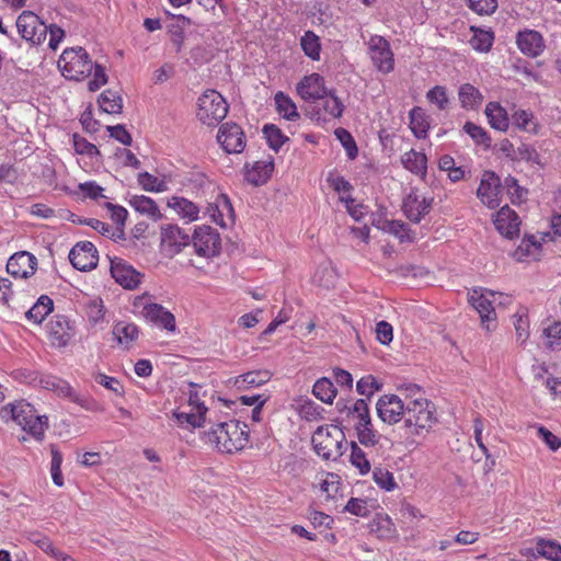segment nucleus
I'll return each mask as SVG.
<instances>
[{
	"instance_id": "nucleus-1",
	"label": "nucleus",
	"mask_w": 561,
	"mask_h": 561,
	"mask_svg": "<svg viewBox=\"0 0 561 561\" xmlns=\"http://www.w3.org/2000/svg\"><path fill=\"white\" fill-rule=\"evenodd\" d=\"M378 417L389 425L403 421L407 437L421 435L436 422L434 404L425 398H416L407 404L396 394H383L377 403Z\"/></svg>"
},
{
	"instance_id": "nucleus-2",
	"label": "nucleus",
	"mask_w": 561,
	"mask_h": 561,
	"mask_svg": "<svg viewBox=\"0 0 561 561\" xmlns=\"http://www.w3.org/2000/svg\"><path fill=\"white\" fill-rule=\"evenodd\" d=\"M245 427V424L240 426V422L233 420L218 422L205 433V439L220 453L232 454L243 449L248 444L249 434Z\"/></svg>"
},
{
	"instance_id": "nucleus-3",
	"label": "nucleus",
	"mask_w": 561,
	"mask_h": 561,
	"mask_svg": "<svg viewBox=\"0 0 561 561\" xmlns=\"http://www.w3.org/2000/svg\"><path fill=\"white\" fill-rule=\"evenodd\" d=\"M314 451L323 459H336L344 451V434L336 425L319 426L312 435Z\"/></svg>"
},
{
	"instance_id": "nucleus-4",
	"label": "nucleus",
	"mask_w": 561,
	"mask_h": 561,
	"mask_svg": "<svg viewBox=\"0 0 561 561\" xmlns=\"http://www.w3.org/2000/svg\"><path fill=\"white\" fill-rule=\"evenodd\" d=\"M58 68L66 79L80 81L91 75L93 62L84 48L71 47L62 51Z\"/></svg>"
},
{
	"instance_id": "nucleus-5",
	"label": "nucleus",
	"mask_w": 561,
	"mask_h": 561,
	"mask_svg": "<svg viewBox=\"0 0 561 561\" xmlns=\"http://www.w3.org/2000/svg\"><path fill=\"white\" fill-rule=\"evenodd\" d=\"M10 408L12 419L31 434L35 439L42 440L47 428V417L38 415L34 407L25 401H19L5 407Z\"/></svg>"
},
{
	"instance_id": "nucleus-6",
	"label": "nucleus",
	"mask_w": 561,
	"mask_h": 561,
	"mask_svg": "<svg viewBox=\"0 0 561 561\" xmlns=\"http://www.w3.org/2000/svg\"><path fill=\"white\" fill-rule=\"evenodd\" d=\"M228 113V104L224 96L215 91L207 90L198 99V119L208 126L222 121Z\"/></svg>"
},
{
	"instance_id": "nucleus-7",
	"label": "nucleus",
	"mask_w": 561,
	"mask_h": 561,
	"mask_svg": "<svg viewBox=\"0 0 561 561\" xmlns=\"http://www.w3.org/2000/svg\"><path fill=\"white\" fill-rule=\"evenodd\" d=\"M195 253L205 259L219 255L221 239L218 231L209 226L197 227L191 237Z\"/></svg>"
},
{
	"instance_id": "nucleus-8",
	"label": "nucleus",
	"mask_w": 561,
	"mask_h": 561,
	"mask_svg": "<svg viewBox=\"0 0 561 561\" xmlns=\"http://www.w3.org/2000/svg\"><path fill=\"white\" fill-rule=\"evenodd\" d=\"M19 34L27 42L39 45L47 36V25L31 11H23L16 20Z\"/></svg>"
},
{
	"instance_id": "nucleus-9",
	"label": "nucleus",
	"mask_w": 561,
	"mask_h": 561,
	"mask_svg": "<svg viewBox=\"0 0 561 561\" xmlns=\"http://www.w3.org/2000/svg\"><path fill=\"white\" fill-rule=\"evenodd\" d=\"M160 239L161 252L167 257H173L191 243V236L176 225L162 226Z\"/></svg>"
},
{
	"instance_id": "nucleus-10",
	"label": "nucleus",
	"mask_w": 561,
	"mask_h": 561,
	"mask_svg": "<svg viewBox=\"0 0 561 561\" xmlns=\"http://www.w3.org/2000/svg\"><path fill=\"white\" fill-rule=\"evenodd\" d=\"M217 140L227 153H240L245 147V136L236 123H225L220 126Z\"/></svg>"
},
{
	"instance_id": "nucleus-11",
	"label": "nucleus",
	"mask_w": 561,
	"mask_h": 561,
	"mask_svg": "<svg viewBox=\"0 0 561 561\" xmlns=\"http://www.w3.org/2000/svg\"><path fill=\"white\" fill-rule=\"evenodd\" d=\"M369 53L374 65L379 71L388 73L393 70V54L389 42L383 37L376 35L370 38Z\"/></svg>"
},
{
	"instance_id": "nucleus-12",
	"label": "nucleus",
	"mask_w": 561,
	"mask_h": 561,
	"mask_svg": "<svg viewBox=\"0 0 561 561\" xmlns=\"http://www.w3.org/2000/svg\"><path fill=\"white\" fill-rule=\"evenodd\" d=\"M501 181L492 171H485L482 175L477 196L491 209L500 206Z\"/></svg>"
},
{
	"instance_id": "nucleus-13",
	"label": "nucleus",
	"mask_w": 561,
	"mask_h": 561,
	"mask_svg": "<svg viewBox=\"0 0 561 561\" xmlns=\"http://www.w3.org/2000/svg\"><path fill=\"white\" fill-rule=\"evenodd\" d=\"M69 261L79 271H90L98 264V251L92 242H78L69 252Z\"/></svg>"
},
{
	"instance_id": "nucleus-14",
	"label": "nucleus",
	"mask_w": 561,
	"mask_h": 561,
	"mask_svg": "<svg viewBox=\"0 0 561 561\" xmlns=\"http://www.w3.org/2000/svg\"><path fill=\"white\" fill-rule=\"evenodd\" d=\"M37 259L26 251L14 253L7 263V272L13 277L27 278L35 273Z\"/></svg>"
},
{
	"instance_id": "nucleus-15",
	"label": "nucleus",
	"mask_w": 561,
	"mask_h": 561,
	"mask_svg": "<svg viewBox=\"0 0 561 561\" xmlns=\"http://www.w3.org/2000/svg\"><path fill=\"white\" fill-rule=\"evenodd\" d=\"M113 278L126 289H135L141 283L142 275L121 259L111 261Z\"/></svg>"
},
{
	"instance_id": "nucleus-16",
	"label": "nucleus",
	"mask_w": 561,
	"mask_h": 561,
	"mask_svg": "<svg viewBox=\"0 0 561 561\" xmlns=\"http://www.w3.org/2000/svg\"><path fill=\"white\" fill-rule=\"evenodd\" d=\"M297 92L305 101L322 100L329 94V90L324 87V79L319 73L304 77L297 84Z\"/></svg>"
},
{
	"instance_id": "nucleus-17",
	"label": "nucleus",
	"mask_w": 561,
	"mask_h": 561,
	"mask_svg": "<svg viewBox=\"0 0 561 561\" xmlns=\"http://www.w3.org/2000/svg\"><path fill=\"white\" fill-rule=\"evenodd\" d=\"M488 295L494 296L483 289H473L469 294V302L479 312L482 325L490 330V322L495 319V310Z\"/></svg>"
},
{
	"instance_id": "nucleus-18",
	"label": "nucleus",
	"mask_w": 561,
	"mask_h": 561,
	"mask_svg": "<svg viewBox=\"0 0 561 561\" xmlns=\"http://www.w3.org/2000/svg\"><path fill=\"white\" fill-rule=\"evenodd\" d=\"M519 225L520 221L517 214L508 206L502 207L494 219L496 230L508 239L518 236Z\"/></svg>"
},
{
	"instance_id": "nucleus-19",
	"label": "nucleus",
	"mask_w": 561,
	"mask_h": 561,
	"mask_svg": "<svg viewBox=\"0 0 561 561\" xmlns=\"http://www.w3.org/2000/svg\"><path fill=\"white\" fill-rule=\"evenodd\" d=\"M142 316L156 325L174 332L176 329L175 317L159 304H148L144 306Z\"/></svg>"
},
{
	"instance_id": "nucleus-20",
	"label": "nucleus",
	"mask_w": 561,
	"mask_h": 561,
	"mask_svg": "<svg viewBox=\"0 0 561 561\" xmlns=\"http://www.w3.org/2000/svg\"><path fill=\"white\" fill-rule=\"evenodd\" d=\"M433 198H420L415 192H410L403 201V211L407 218L413 222H420L422 218L428 214Z\"/></svg>"
},
{
	"instance_id": "nucleus-21",
	"label": "nucleus",
	"mask_w": 561,
	"mask_h": 561,
	"mask_svg": "<svg viewBox=\"0 0 561 561\" xmlns=\"http://www.w3.org/2000/svg\"><path fill=\"white\" fill-rule=\"evenodd\" d=\"M516 43L518 48L529 57H537L545 49V43L541 34L534 30L519 32Z\"/></svg>"
},
{
	"instance_id": "nucleus-22",
	"label": "nucleus",
	"mask_w": 561,
	"mask_h": 561,
	"mask_svg": "<svg viewBox=\"0 0 561 561\" xmlns=\"http://www.w3.org/2000/svg\"><path fill=\"white\" fill-rule=\"evenodd\" d=\"M37 381L42 388L54 391L59 397L68 398L73 402L79 401V398L73 388L61 378L48 375L38 377Z\"/></svg>"
},
{
	"instance_id": "nucleus-23",
	"label": "nucleus",
	"mask_w": 561,
	"mask_h": 561,
	"mask_svg": "<svg viewBox=\"0 0 561 561\" xmlns=\"http://www.w3.org/2000/svg\"><path fill=\"white\" fill-rule=\"evenodd\" d=\"M272 377L268 370L261 369L248 371L234 378L233 386L239 390H245L266 383Z\"/></svg>"
},
{
	"instance_id": "nucleus-24",
	"label": "nucleus",
	"mask_w": 561,
	"mask_h": 561,
	"mask_svg": "<svg viewBox=\"0 0 561 561\" xmlns=\"http://www.w3.org/2000/svg\"><path fill=\"white\" fill-rule=\"evenodd\" d=\"M273 169V161H257L250 170H247L245 180L255 186L262 185L270 179Z\"/></svg>"
},
{
	"instance_id": "nucleus-25",
	"label": "nucleus",
	"mask_w": 561,
	"mask_h": 561,
	"mask_svg": "<svg viewBox=\"0 0 561 561\" xmlns=\"http://www.w3.org/2000/svg\"><path fill=\"white\" fill-rule=\"evenodd\" d=\"M168 206L174 209L181 218L188 221H194L198 218L199 208L184 197L173 196L169 199Z\"/></svg>"
},
{
	"instance_id": "nucleus-26",
	"label": "nucleus",
	"mask_w": 561,
	"mask_h": 561,
	"mask_svg": "<svg viewBox=\"0 0 561 561\" xmlns=\"http://www.w3.org/2000/svg\"><path fill=\"white\" fill-rule=\"evenodd\" d=\"M129 204L136 211L148 216L154 221L162 217L158 205L150 197L135 195L129 199Z\"/></svg>"
},
{
	"instance_id": "nucleus-27",
	"label": "nucleus",
	"mask_w": 561,
	"mask_h": 561,
	"mask_svg": "<svg viewBox=\"0 0 561 561\" xmlns=\"http://www.w3.org/2000/svg\"><path fill=\"white\" fill-rule=\"evenodd\" d=\"M485 115L492 128L505 131L508 128V117L504 107L496 102L485 106Z\"/></svg>"
},
{
	"instance_id": "nucleus-28",
	"label": "nucleus",
	"mask_w": 561,
	"mask_h": 561,
	"mask_svg": "<svg viewBox=\"0 0 561 561\" xmlns=\"http://www.w3.org/2000/svg\"><path fill=\"white\" fill-rule=\"evenodd\" d=\"M53 299L46 295H42L25 316L30 321L35 324H39L53 311Z\"/></svg>"
},
{
	"instance_id": "nucleus-29",
	"label": "nucleus",
	"mask_w": 561,
	"mask_h": 561,
	"mask_svg": "<svg viewBox=\"0 0 561 561\" xmlns=\"http://www.w3.org/2000/svg\"><path fill=\"white\" fill-rule=\"evenodd\" d=\"M402 163L412 173L422 178L426 175L427 158L424 153L412 149L403 154Z\"/></svg>"
},
{
	"instance_id": "nucleus-30",
	"label": "nucleus",
	"mask_w": 561,
	"mask_h": 561,
	"mask_svg": "<svg viewBox=\"0 0 561 561\" xmlns=\"http://www.w3.org/2000/svg\"><path fill=\"white\" fill-rule=\"evenodd\" d=\"M113 335L121 345L128 348L138 339L139 330L134 323L121 321L114 325Z\"/></svg>"
},
{
	"instance_id": "nucleus-31",
	"label": "nucleus",
	"mask_w": 561,
	"mask_h": 561,
	"mask_svg": "<svg viewBox=\"0 0 561 561\" xmlns=\"http://www.w3.org/2000/svg\"><path fill=\"white\" fill-rule=\"evenodd\" d=\"M357 438L365 447H374L379 444L381 436L374 430L371 419L355 424Z\"/></svg>"
},
{
	"instance_id": "nucleus-32",
	"label": "nucleus",
	"mask_w": 561,
	"mask_h": 561,
	"mask_svg": "<svg viewBox=\"0 0 561 561\" xmlns=\"http://www.w3.org/2000/svg\"><path fill=\"white\" fill-rule=\"evenodd\" d=\"M70 327L64 317H57L49 324V335L58 346H66L71 337Z\"/></svg>"
},
{
	"instance_id": "nucleus-33",
	"label": "nucleus",
	"mask_w": 561,
	"mask_h": 561,
	"mask_svg": "<svg viewBox=\"0 0 561 561\" xmlns=\"http://www.w3.org/2000/svg\"><path fill=\"white\" fill-rule=\"evenodd\" d=\"M98 103L102 111L108 114H119L123 110V100L118 92L105 90L98 99Z\"/></svg>"
},
{
	"instance_id": "nucleus-34",
	"label": "nucleus",
	"mask_w": 561,
	"mask_h": 561,
	"mask_svg": "<svg viewBox=\"0 0 561 561\" xmlns=\"http://www.w3.org/2000/svg\"><path fill=\"white\" fill-rule=\"evenodd\" d=\"M410 128L417 138H425L430 123L425 112L421 107H414L410 112Z\"/></svg>"
},
{
	"instance_id": "nucleus-35",
	"label": "nucleus",
	"mask_w": 561,
	"mask_h": 561,
	"mask_svg": "<svg viewBox=\"0 0 561 561\" xmlns=\"http://www.w3.org/2000/svg\"><path fill=\"white\" fill-rule=\"evenodd\" d=\"M275 103L277 112L288 121H296L300 117L299 113L297 112V106L293 102V100L286 95L283 92H277L275 94Z\"/></svg>"
},
{
	"instance_id": "nucleus-36",
	"label": "nucleus",
	"mask_w": 561,
	"mask_h": 561,
	"mask_svg": "<svg viewBox=\"0 0 561 561\" xmlns=\"http://www.w3.org/2000/svg\"><path fill=\"white\" fill-rule=\"evenodd\" d=\"M459 101L465 108H476L482 102V95L477 88L470 83H465L459 88Z\"/></svg>"
},
{
	"instance_id": "nucleus-37",
	"label": "nucleus",
	"mask_w": 561,
	"mask_h": 561,
	"mask_svg": "<svg viewBox=\"0 0 561 561\" xmlns=\"http://www.w3.org/2000/svg\"><path fill=\"white\" fill-rule=\"evenodd\" d=\"M312 392L319 400L325 403H332L336 397V389L333 382L325 377L314 382Z\"/></svg>"
},
{
	"instance_id": "nucleus-38",
	"label": "nucleus",
	"mask_w": 561,
	"mask_h": 561,
	"mask_svg": "<svg viewBox=\"0 0 561 561\" xmlns=\"http://www.w3.org/2000/svg\"><path fill=\"white\" fill-rule=\"evenodd\" d=\"M300 45L304 53L312 60H319L320 58V41L319 37L312 32L307 31L300 39Z\"/></svg>"
},
{
	"instance_id": "nucleus-39",
	"label": "nucleus",
	"mask_w": 561,
	"mask_h": 561,
	"mask_svg": "<svg viewBox=\"0 0 561 561\" xmlns=\"http://www.w3.org/2000/svg\"><path fill=\"white\" fill-rule=\"evenodd\" d=\"M473 36L470 39V45L473 49L482 53H486L491 49L493 44V34L489 31L479 30L471 27Z\"/></svg>"
},
{
	"instance_id": "nucleus-40",
	"label": "nucleus",
	"mask_w": 561,
	"mask_h": 561,
	"mask_svg": "<svg viewBox=\"0 0 561 561\" xmlns=\"http://www.w3.org/2000/svg\"><path fill=\"white\" fill-rule=\"evenodd\" d=\"M537 552L551 561H561V545L553 540L540 539L537 542Z\"/></svg>"
},
{
	"instance_id": "nucleus-41",
	"label": "nucleus",
	"mask_w": 561,
	"mask_h": 561,
	"mask_svg": "<svg viewBox=\"0 0 561 561\" xmlns=\"http://www.w3.org/2000/svg\"><path fill=\"white\" fill-rule=\"evenodd\" d=\"M263 134L266 138L268 146L275 151H278V149L284 145V142L288 140V138L282 133V130L273 124L265 125L263 127Z\"/></svg>"
},
{
	"instance_id": "nucleus-42",
	"label": "nucleus",
	"mask_w": 561,
	"mask_h": 561,
	"mask_svg": "<svg viewBox=\"0 0 561 561\" xmlns=\"http://www.w3.org/2000/svg\"><path fill=\"white\" fill-rule=\"evenodd\" d=\"M463 130L471 137V139L480 146L485 148L491 147V138L486 130L474 123L467 122L463 126Z\"/></svg>"
},
{
	"instance_id": "nucleus-43",
	"label": "nucleus",
	"mask_w": 561,
	"mask_h": 561,
	"mask_svg": "<svg viewBox=\"0 0 561 561\" xmlns=\"http://www.w3.org/2000/svg\"><path fill=\"white\" fill-rule=\"evenodd\" d=\"M382 383L373 375L362 377L356 383V390L360 396L368 399L377 391L381 390Z\"/></svg>"
},
{
	"instance_id": "nucleus-44",
	"label": "nucleus",
	"mask_w": 561,
	"mask_h": 561,
	"mask_svg": "<svg viewBox=\"0 0 561 561\" xmlns=\"http://www.w3.org/2000/svg\"><path fill=\"white\" fill-rule=\"evenodd\" d=\"M373 478L376 484L386 491H392L397 488L393 474L386 468L376 467L373 471Z\"/></svg>"
},
{
	"instance_id": "nucleus-45",
	"label": "nucleus",
	"mask_w": 561,
	"mask_h": 561,
	"mask_svg": "<svg viewBox=\"0 0 561 561\" xmlns=\"http://www.w3.org/2000/svg\"><path fill=\"white\" fill-rule=\"evenodd\" d=\"M138 183L145 191L148 192H164L167 190V185L164 181L159 180L157 176L142 172L138 175Z\"/></svg>"
},
{
	"instance_id": "nucleus-46",
	"label": "nucleus",
	"mask_w": 561,
	"mask_h": 561,
	"mask_svg": "<svg viewBox=\"0 0 561 561\" xmlns=\"http://www.w3.org/2000/svg\"><path fill=\"white\" fill-rule=\"evenodd\" d=\"M547 346L551 350H561V322L553 321L543 329Z\"/></svg>"
},
{
	"instance_id": "nucleus-47",
	"label": "nucleus",
	"mask_w": 561,
	"mask_h": 561,
	"mask_svg": "<svg viewBox=\"0 0 561 561\" xmlns=\"http://www.w3.org/2000/svg\"><path fill=\"white\" fill-rule=\"evenodd\" d=\"M513 318L517 340L524 343L529 336V321L527 317V310L522 309L520 311L516 312Z\"/></svg>"
},
{
	"instance_id": "nucleus-48",
	"label": "nucleus",
	"mask_w": 561,
	"mask_h": 561,
	"mask_svg": "<svg viewBox=\"0 0 561 561\" xmlns=\"http://www.w3.org/2000/svg\"><path fill=\"white\" fill-rule=\"evenodd\" d=\"M350 459L352 465L359 470L360 474H366L369 472L370 463L367 460L365 453L357 446L356 443H352Z\"/></svg>"
},
{
	"instance_id": "nucleus-49",
	"label": "nucleus",
	"mask_w": 561,
	"mask_h": 561,
	"mask_svg": "<svg viewBox=\"0 0 561 561\" xmlns=\"http://www.w3.org/2000/svg\"><path fill=\"white\" fill-rule=\"evenodd\" d=\"M85 313L90 322L98 323L104 319V305L101 298L91 299L85 305Z\"/></svg>"
},
{
	"instance_id": "nucleus-50",
	"label": "nucleus",
	"mask_w": 561,
	"mask_h": 561,
	"mask_svg": "<svg viewBox=\"0 0 561 561\" xmlns=\"http://www.w3.org/2000/svg\"><path fill=\"white\" fill-rule=\"evenodd\" d=\"M336 138L341 141L343 147L346 150V153L350 159H355L358 152L356 142L353 136L344 128H337L334 131Z\"/></svg>"
},
{
	"instance_id": "nucleus-51",
	"label": "nucleus",
	"mask_w": 561,
	"mask_h": 561,
	"mask_svg": "<svg viewBox=\"0 0 561 561\" xmlns=\"http://www.w3.org/2000/svg\"><path fill=\"white\" fill-rule=\"evenodd\" d=\"M174 416L180 424L186 423L193 427H201L206 422V415L193 409L191 412H174Z\"/></svg>"
},
{
	"instance_id": "nucleus-52",
	"label": "nucleus",
	"mask_w": 561,
	"mask_h": 561,
	"mask_svg": "<svg viewBox=\"0 0 561 561\" xmlns=\"http://www.w3.org/2000/svg\"><path fill=\"white\" fill-rule=\"evenodd\" d=\"M323 100V110L327 114L332 117H340L344 111V105L341 100L332 92L329 91V94Z\"/></svg>"
},
{
	"instance_id": "nucleus-53",
	"label": "nucleus",
	"mask_w": 561,
	"mask_h": 561,
	"mask_svg": "<svg viewBox=\"0 0 561 561\" xmlns=\"http://www.w3.org/2000/svg\"><path fill=\"white\" fill-rule=\"evenodd\" d=\"M334 272L328 266L319 267L313 275V283L324 288L332 287L334 285Z\"/></svg>"
},
{
	"instance_id": "nucleus-54",
	"label": "nucleus",
	"mask_w": 561,
	"mask_h": 561,
	"mask_svg": "<svg viewBox=\"0 0 561 561\" xmlns=\"http://www.w3.org/2000/svg\"><path fill=\"white\" fill-rule=\"evenodd\" d=\"M320 488L328 497H334L340 489V477L335 473H325V478L321 481Z\"/></svg>"
},
{
	"instance_id": "nucleus-55",
	"label": "nucleus",
	"mask_w": 561,
	"mask_h": 561,
	"mask_svg": "<svg viewBox=\"0 0 561 561\" xmlns=\"http://www.w3.org/2000/svg\"><path fill=\"white\" fill-rule=\"evenodd\" d=\"M468 7L478 14H491L497 7L496 0H467Z\"/></svg>"
},
{
	"instance_id": "nucleus-56",
	"label": "nucleus",
	"mask_w": 561,
	"mask_h": 561,
	"mask_svg": "<svg viewBox=\"0 0 561 561\" xmlns=\"http://www.w3.org/2000/svg\"><path fill=\"white\" fill-rule=\"evenodd\" d=\"M537 436L542 439L546 445L552 450L556 451L561 447V438L550 432L542 425L536 427Z\"/></svg>"
},
{
	"instance_id": "nucleus-57",
	"label": "nucleus",
	"mask_w": 561,
	"mask_h": 561,
	"mask_svg": "<svg viewBox=\"0 0 561 561\" xmlns=\"http://www.w3.org/2000/svg\"><path fill=\"white\" fill-rule=\"evenodd\" d=\"M426 98L431 103L436 104L439 110H444L448 103L446 89L440 85H436L431 89L427 92Z\"/></svg>"
},
{
	"instance_id": "nucleus-58",
	"label": "nucleus",
	"mask_w": 561,
	"mask_h": 561,
	"mask_svg": "<svg viewBox=\"0 0 561 561\" xmlns=\"http://www.w3.org/2000/svg\"><path fill=\"white\" fill-rule=\"evenodd\" d=\"M73 146L75 150L79 154L87 156H96L100 154L99 149L93 144L89 142L87 139L79 137L78 135L73 136Z\"/></svg>"
},
{
	"instance_id": "nucleus-59",
	"label": "nucleus",
	"mask_w": 561,
	"mask_h": 561,
	"mask_svg": "<svg viewBox=\"0 0 561 561\" xmlns=\"http://www.w3.org/2000/svg\"><path fill=\"white\" fill-rule=\"evenodd\" d=\"M95 381L118 396H123L124 393L123 386L119 380L114 377L106 376L105 374H98L95 376Z\"/></svg>"
},
{
	"instance_id": "nucleus-60",
	"label": "nucleus",
	"mask_w": 561,
	"mask_h": 561,
	"mask_svg": "<svg viewBox=\"0 0 561 561\" xmlns=\"http://www.w3.org/2000/svg\"><path fill=\"white\" fill-rule=\"evenodd\" d=\"M344 510L360 517H366L369 513L367 501L356 497H352L345 505Z\"/></svg>"
},
{
	"instance_id": "nucleus-61",
	"label": "nucleus",
	"mask_w": 561,
	"mask_h": 561,
	"mask_svg": "<svg viewBox=\"0 0 561 561\" xmlns=\"http://www.w3.org/2000/svg\"><path fill=\"white\" fill-rule=\"evenodd\" d=\"M514 160H525L531 161L534 163H539V154L534 147L526 144H522L516 149Z\"/></svg>"
},
{
	"instance_id": "nucleus-62",
	"label": "nucleus",
	"mask_w": 561,
	"mask_h": 561,
	"mask_svg": "<svg viewBox=\"0 0 561 561\" xmlns=\"http://www.w3.org/2000/svg\"><path fill=\"white\" fill-rule=\"evenodd\" d=\"M106 129L110 133V136L115 138L121 144L125 146L131 145V135L126 130L124 125L118 124L116 126H107Z\"/></svg>"
},
{
	"instance_id": "nucleus-63",
	"label": "nucleus",
	"mask_w": 561,
	"mask_h": 561,
	"mask_svg": "<svg viewBox=\"0 0 561 561\" xmlns=\"http://www.w3.org/2000/svg\"><path fill=\"white\" fill-rule=\"evenodd\" d=\"M392 331V325L390 323L387 321H379L376 325L377 340L381 344L388 345L393 337Z\"/></svg>"
},
{
	"instance_id": "nucleus-64",
	"label": "nucleus",
	"mask_w": 561,
	"mask_h": 561,
	"mask_svg": "<svg viewBox=\"0 0 561 561\" xmlns=\"http://www.w3.org/2000/svg\"><path fill=\"white\" fill-rule=\"evenodd\" d=\"M93 68H94L93 79L91 81H89V90L90 91H96L98 89H100L102 85H104L107 82V76L105 73V69L99 64L93 65Z\"/></svg>"
}]
</instances>
